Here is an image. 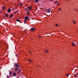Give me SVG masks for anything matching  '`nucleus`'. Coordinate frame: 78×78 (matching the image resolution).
I'll use <instances>...</instances> for the list:
<instances>
[{"mask_svg":"<svg viewBox=\"0 0 78 78\" xmlns=\"http://www.w3.org/2000/svg\"><path fill=\"white\" fill-rule=\"evenodd\" d=\"M15 66L16 67H20V66L16 63H15Z\"/></svg>","mask_w":78,"mask_h":78,"instance_id":"1","label":"nucleus"},{"mask_svg":"<svg viewBox=\"0 0 78 78\" xmlns=\"http://www.w3.org/2000/svg\"><path fill=\"white\" fill-rule=\"evenodd\" d=\"M25 20H30V18L28 16H26L25 17Z\"/></svg>","mask_w":78,"mask_h":78,"instance_id":"2","label":"nucleus"},{"mask_svg":"<svg viewBox=\"0 0 78 78\" xmlns=\"http://www.w3.org/2000/svg\"><path fill=\"white\" fill-rule=\"evenodd\" d=\"M28 9H30V10H31L32 7H31V6H29L28 7Z\"/></svg>","mask_w":78,"mask_h":78,"instance_id":"3","label":"nucleus"},{"mask_svg":"<svg viewBox=\"0 0 78 78\" xmlns=\"http://www.w3.org/2000/svg\"><path fill=\"white\" fill-rule=\"evenodd\" d=\"M35 30V28L32 27L31 28L30 30H31V31H34V30Z\"/></svg>","mask_w":78,"mask_h":78,"instance_id":"4","label":"nucleus"},{"mask_svg":"<svg viewBox=\"0 0 78 78\" xmlns=\"http://www.w3.org/2000/svg\"><path fill=\"white\" fill-rule=\"evenodd\" d=\"M11 9H9L8 10V12L10 13V12H11Z\"/></svg>","mask_w":78,"mask_h":78,"instance_id":"5","label":"nucleus"},{"mask_svg":"<svg viewBox=\"0 0 78 78\" xmlns=\"http://www.w3.org/2000/svg\"><path fill=\"white\" fill-rule=\"evenodd\" d=\"M72 45L73 46H76L75 44L73 42H72Z\"/></svg>","mask_w":78,"mask_h":78,"instance_id":"6","label":"nucleus"},{"mask_svg":"<svg viewBox=\"0 0 78 78\" xmlns=\"http://www.w3.org/2000/svg\"><path fill=\"white\" fill-rule=\"evenodd\" d=\"M13 17V15H11L9 16V17L10 18H12Z\"/></svg>","mask_w":78,"mask_h":78,"instance_id":"7","label":"nucleus"},{"mask_svg":"<svg viewBox=\"0 0 78 78\" xmlns=\"http://www.w3.org/2000/svg\"><path fill=\"white\" fill-rule=\"evenodd\" d=\"M45 11H47V12H48V13H49V9H48V10H45Z\"/></svg>","mask_w":78,"mask_h":78,"instance_id":"8","label":"nucleus"},{"mask_svg":"<svg viewBox=\"0 0 78 78\" xmlns=\"http://www.w3.org/2000/svg\"><path fill=\"white\" fill-rule=\"evenodd\" d=\"M30 12H27V15H30Z\"/></svg>","mask_w":78,"mask_h":78,"instance_id":"9","label":"nucleus"},{"mask_svg":"<svg viewBox=\"0 0 78 78\" xmlns=\"http://www.w3.org/2000/svg\"><path fill=\"white\" fill-rule=\"evenodd\" d=\"M18 73H20V69H19V71H18Z\"/></svg>","mask_w":78,"mask_h":78,"instance_id":"10","label":"nucleus"},{"mask_svg":"<svg viewBox=\"0 0 78 78\" xmlns=\"http://www.w3.org/2000/svg\"><path fill=\"white\" fill-rule=\"evenodd\" d=\"M73 23H74V24H75V23H76V22L74 20H73Z\"/></svg>","mask_w":78,"mask_h":78,"instance_id":"11","label":"nucleus"},{"mask_svg":"<svg viewBox=\"0 0 78 78\" xmlns=\"http://www.w3.org/2000/svg\"><path fill=\"white\" fill-rule=\"evenodd\" d=\"M13 75L14 76H16V73H14L13 74Z\"/></svg>","mask_w":78,"mask_h":78,"instance_id":"12","label":"nucleus"},{"mask_svg":"<svg viewBox=\"0 0 78 78\" xmlns=\"http://www.w3.org/2000/svg\"><path fill=\"white\" fill-rule=\"evenodd\" d=\"M8 14H6L5 15V17H8Z\"/></svg>","mask_w":78,"mask_h":78,"instance_id":"13","label":"nucleus"},{"mask_svg":"<svg viewBox=\"0 0 78 78\" xmlns=\"http://www.w3.org/2000/svg\"><path fill=\"white\" fill-rule=\"evenodd\" d=\"M38 1H39V0H35V2L36 3H37Z\"/></svg>","mask_w":78,"mask_h":78,"instance_id":"14","label":"nucleus"},{"mask_svg":"<svg viewBox=\"0 0 78 78\" xmlns=\"http://www.w3.org/2000/svg\"><path fill=\"white\" fill-rule=\"evenodd\" d=\"M18 68H16L15 69H14V70H18Z\"/></svg>","mask_w":78,"mask_h":78,"instance_id":"15","label":"nucleus"},{"mask_svg":"<svg viewBox=\"0 0 78 78\" xmlns=\"http://www.w3.org/2000/svg\"><path fill=\"white\" fill-rule=\"evenodd\" d=\"M2 9H5V7L4 6L2 7Z\"/></svg>","mask_w":78,"mask_h":78,"instance_id":"16","label":"nucleus"},{"mask_svg":"<svg viewBox=\"0 0 78 78\" xmlns=\"http://www.w3.org/2000/svg\"><path fill=\"white\" fill-rule=\"evenodd\" d=\"M12 73V71H11V72H10L9 73V75H11V74Z\"/></svg>","mask_w":78,"mask_h":78,"instance_id":"17","label":"nucleus"},{"mask_svg":"<svg viewBox=\"0 0 78 78\" xmlns=\"http://www.w3.org/2000/svg\"><path fill=\"white\" fill-rule=\"evenodd\" d=\"M18 12L17 11H16L15 12H14V14H16V13H17Z\"/></svg>","mask_w":78,"mask_h":78,"instance_id":"18","label":"nucleus"},{"mask_svg":"<svg viewBox=\"0 0 78 78\" xmlns=\"http://www.w3.org/2000/svg\"><path fill=\"white\" fill-rule=\"evenodd\" d=\"M26 20H24V23H25V24L26 23Z\"/></svg>","mask_w":78,"mask_h":78,"instance_id":"19","label":"nucleus"},{"mask_svg":"<svg viewBox=\"0 0 78 78\" xmlns=\"http://www.w3.org/2000/svg\"><path fill=\"white\" fill-rule=\"evenodd\" d=\"M20 6H22V4L21 3V4H19Z\"/></svg>","mask_w":78,"mask_h":78,"instance_id":"20","label":"nucleus"},{"mask_svg":"<svg viewBox=\"0 0 78 78\" xmlns=\"http://www.w3.org/2000/svg\"><path fill=\"white\" fill-rule=\"evenodd\" d=\"M16 21H17V22H20V20H16Z\"/></svg>","mask_w":78,"mask_h":78,"instance_id":"21","label":"nucleus"},{"mask_svg":"<svg viewBox=\"0 0 78 78\" xmlns=\"http://www.w3.org/2000/svg\"><path fill=\"white\" fill-rule=\"evenodd\" d=\"M69 74L68 73L67 74H66V75L67 76H69Z\"/></svg>","mask_w":78,"mask_h":78,"instance_id":"22","label":"nucleus"},{"mask_svg":"<svg viewBox=\"0 0 78 78\" xmlns=\"http://www.w3.org/2000/svg\"><path fill=\"white\" fill-rule=\"evenodd\" d=\"M61 9V8H59L58 9L59 11H61V9Z\"/></svg>","mask_w":78,"mask_h":78,"instance_id":"23","label":"nucleus"},{"mask_svg":"<svg viewBox=\"0 0 78 78\" xmlns=\"http://www.w3.org/2000/svg\"><path fill=\"white\" fill-rule=\"evenodd\" d=\"M55 27H58V24H55Z\"/></svg>","mask_w":78,"mask_h":78,"instance_id":"24","label":"nucleus"},{"mask_svg":"<svg viewBox=\"0 0 78 78\" xmlns=\"http://www.w3.org/2000/svg\"><path fill=\"white\" fill-rule=\"evenodd\" d=\"M58 1H56V2H54V3H57Z\"/></svg>","mask_w":78,"mask_h":78,"instance_id":"25","label":"nucleus"},{"mask_svg":"<svg viewBox=\"0 0 78 78\" xmlns=\"http://www.w3.org/2000/svg\"><path fill=\"white\" fill-rule=\"evenodd\" d=\"M74 10H75V11H78V10H77V9H74Z\"/></svg>","mask_w":78,"mask_h":78,"instance_id":"26","label":"nucleus"},{"mask_svg":"<svg viewBox=\"0 0 78 78\" xmlns=\"http://www.w3.org/2000/svg\"><path fill=\"white\" fill-rule=\"evenodd\" d=\"M7 78H10V77H9L8 76H7Z\"/></svg>","mask_w":78,"mask_h":78,"instance_id":"27","label":"nucleus"},{"mask_svg":"<svg viewBox=\"0 0 78 78\" xmlns=\"http://www.w3.org/2000/svg\"><path fill=\"white\" fill-rule=\"evenodd\" d=\"M28 61H29L30 62H31V61L30 60H28Z\"/></svg>","mask_w":78,"mask_h":78,"instance_id":"28","label":"nucleus"},{"mask_svg":"<svg viewBox=\"0 0 78 78\" xmlns=\"http://www.w3.org/2000/svg\"><path fill=\"white\" fill-rule=\"evenodd\" d=\"M19 55L18 54H17L16 55V56L17 57L18 56H19Z\"/></svg>","mask_w":78,"mask_h":78,"instance_id":"29","label":"nucleus"},{"mask_svg":"<svg viewBox=\"0 0 78 78\" xmlns=\"http://www.w3.org/2000/svg\"><path fill=\"white\" fill-rule=\"evenodd\" d=\"M12 75H9V76H10V77H11V76H12Z\"/></svg>","mask_w":78,"mask_h":78,"instance_id":"30","label":"nucleus"},{"mask_svg":"<svg viewBox=\"0 0 78 78\" xmlns=\"http://www.w3.org/2000/svg\"><path fill=\"white\" fill-rule=\"evenodd\" d=\"M29 10L28 9H27L26 10V11H28Z\"/></svg>","mask_w":78,"mask_h":78,"instance_id":"31","label":"nucleus"},{"mask_svg":"<svg viewBox=\"0 0 78 78\" xmlns=\"http://www.w3.org/2000/svg\"><path fill=\"white\" fill-rule=\"evenodd\" d=\"M57 5H60V3H59L57 4Z\"/></svg>","mask_w":78,"mask_h":78,"instance_id":"32","label":"nucleus"},{"mask_svg":"<svg viewBox=\"0 0 78 78\" xmlns=\"http://www.w3.org/2000/svg\"><path fill=\"white\" fill-rule=\"evenodd\" d=\"M27 9L26 8H25V10H27Z\"/></svg>","mask_w":78,"mask_h":78,"instance_id":"33","label":"nucleus"},{"mask_svg":"<svg viewBox=\"0 0 78 78\" xmlns=\"http://www.w3.org/2000/svg\"><path fill=\"white\" fill-rule=\"evenodd\" d=\"M48 51V50H46V51H45V52H47Z\"/></svg>","mask_w":78,"mask_h":78,"instance_id":"34","label":"nucleus"},{"mask_svg":"<svg viewBox=\"0 0 78 78\" xmlns=\"http://www.w3.org/2000/svg\"><path fill=\"white\" fill-rule=\"evenodd\" d=\"M12 9V10H13V11H14V8H13Z\"/></svg>","mask_w":78,"mask_h":78,"instance_id":"35","label":"nucleus"},{"mask_svg":"<svg viewBox=\"0 0 78 78\" xmlns=\"http://www.w3.org/2000/svg\"><path fill=\"white\" fill-rule=\"evenodd\" d=\"M39 38H40V37H41V36H39Z\"/></svg>","mask_w":78,"mask_h":78,"instance_id":"36","label":"nucleus"},{"mask_svg":"<svg viewBox=\"0 0 78 78\" xmlns=\"http://www.w3.org/2000/svg\"><path fill=\"white\" fill-rule=\"evenodd\" d=\"M50 12V10H49V12Z\"/></svg>","mask_w":78,"mask_h":78,"instance_id":"37","label":"nucleus"},{"mask_svg":"<svg viewBox=\"0 0 78 78\" xmlns=\"http://www.w3.org/2000/svg\"><path fill=\"white\" fill-rule=\"evenodd\" d=\"M53 0H51V1H53Z\"/></svg>","mask_w":78,"mask_h":78,"instance_id":"38","label":"nucleus"},{"mask_svg":"<svg viewBox=\"0 0 78 78\" xmlns=\"http://www.w3.org/2000/svg\"><path fill=\"white\" fill-rule=\"evenodd\" d=\"M29 53H30V54L31 53V52H30V51H29Z\"/></svg>","mask_w":78,"mask_h":78,"instance_id":"39","label":"nucleus"},{"mask_svg":"<svg viewBox=\"0 0 78 78\" xmlns=\"http://www.w3.org/2000/svg\"><path fill=\"white\" fill-rule=\"evenodd\" d=\"M17 20H19V19H17Z\"/></svg>","mask_w":78,"mask_h":78,"instance_id":"40","label":"nucleus"},{"mask_svg":"<svg viewBox=\"0 0 78 78\" xmlns=\"http://www.w3.org/2000/svg\"><path fill=\"white\" fill-rule=\"evenodd\" d=\"M67 0V1H69V0Z\"/></svg>","mask_w":78,"mask_h":78,"instance_id":"41","label":"nucleus"},{"mask_svg":"<svg viewBox=\"0 0 78 78\" xmlns=\"http://www.w3.org/2000/svg\"><path fill=\"white\" fill-rule=\"evenodd\" d=\"M37 66V67H39V66Z\"/></svg>","mask_w":78,"mask_h":78,"instance_id":"42","label":"nucleus"},{"mask_svg":"<svg viewBox=\"0 0 78 78\" xmlns=\"http://www.w3.org/2000/svg\"><path fill=\"white\" fill-rule=\"evenodd\" d=\"M31 78H32V77H31Z\"/></svg>","mask_w":78,"mask_h":78,"instance_id":"43","label":"nucleus"}]
</instances>
